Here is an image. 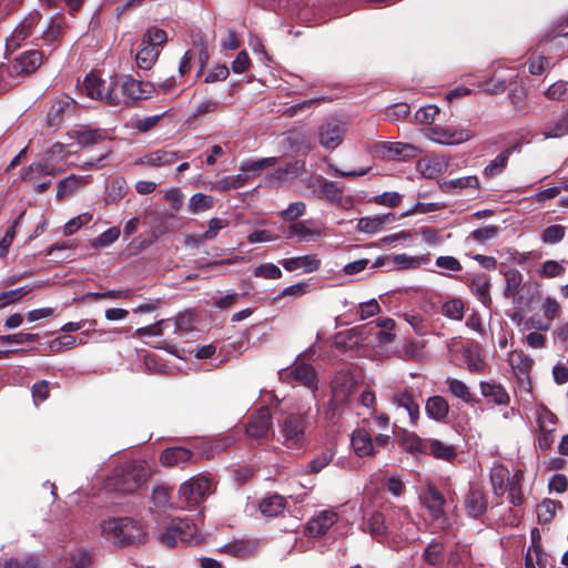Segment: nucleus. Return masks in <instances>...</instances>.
I'll return each mask as SVG.
<instances>
[{
    "mask_svg": "<svg viewBox=\"0 0 568 568\" xmlns=\"http://www.w3.org/2000/svg\"><path fill=\"white\" fill-rule=\"evenodd\" d=\"M277 162L276 158H263L260 160H250L241 164L240 170L244 173L253 172L258 174L264 169L275 165Z\"/></svg>",
    "mask_w": 568,
    "mask_h": 568,
    "instance_id": "46",
    "label": "nucleus"
},
{
    "mask_svg": "<svg viewBox=\"0 0 568 568\" xmlns=\"http://www.w3.org/2000/svg\"><path fill=\"white\" fill-rule=\"evenodd\" d=\"M334 453L331 449L322 452L318 456L313 458L306 467L308 474H317L325 468L333 459Z\"/></svg>",
    "mask_w": 568,
    "mask_h": 568,
    "instance_id": "48",
    "label": "nucleus"
},
{
    "mask_svg": "<svg viewBox=\"0 0 568 568\" xmlns=\"http://www.w3.org/2000/svg\"><path fill=\"white\" fill-rule=\"evenodd\" d=\"M211 483L205 477H192L183 483L179 489L180 499L185 506L199 505L209 493Z\"/></svg>",
    "mask_w": 568,
    "mask_h": 568,
    "instance_id": "9",
    "label": "nucleus"
},
{
    "mask_svg": "<svg viewBox=\"0 0 568 568\" xmlns=\"http://www.w3.org/2000/svg\"><path fill=\"white\" fill-rule=\"evenodd\" d=\"M159 54L160 50L155 45L141 41V48L135 54L138 68L141 70H150L156 62Z\"/></svg>",
    "mask_w": 568,
    "mask_h": 568,
    "instance_id": "31",
    "label": "nucleus"
},
{
    "mask_svg": "<svg viewBox=\"0 0 568 568\" xmlns=\"http://www.w3.org/2000/svg\"><path fill=\"white\" fill-rule=\"evenodd\" d=\"M284 508L285 499L277 494L267 496L263 498L260 503L261 513L267 517H275L280 515Z\"/></svg>",
    "mask_w": 568,
    "mask_h": 568,
    "instance_id": "37",
    "label": "nucleus"
},
{
    "mask_svg": "<svg viewBox=\"0 0 568 568\" xmlns=\"http://www.w3.org/2000/svg\"><path fill=\"white\" fill-rule=\"evenodd\" d=\"M0 568H41L39 559L34 556H27L22 560L11 558L0 564Z\"/></svg>",
    "mask_w": 568,
    "mask_h": 568,
    "instance_id": "57",
    "label": "nucleus"
},
{
    "mask_svg": "<svg viewBox=\"0 0 568 568\" xmlns=\"http://www.w3.org/2000/svg\"><path fill=\"white\" fill-rule=\"evenodd\" d=\"M318 197L334 204H339L343 200V187L336 182L324 180L318 187Z\"/></svg>",
    "mask_w": 568,
    "mask_h": 568,
    "instance_id": "36",
    "label": "nucleus"
},
{
    "mask_svg": "<svg viewBox=\"0 0 568 568\" xmlns=\"http://www.w3.org/2000/svg\"><path fill=\"white\" fill-rule=\"evenodd\" d=\"M506 287L504 290V296L506 298H515L521 287L524 276L517 268H509L504 273Z\"/></svg>",
    "mask_w": 568,
    "mask_h": 568,
    "instance_id": "35",
    "label": "nucleus"
},
{
    "mask_svg": "<svg viewBox=\"0 0 568 568\" xmlns=\"http://www.w3.org/2000/svg\"><path fill=\"white\" fill-rule=\"evenodd\" d=\"M469 288L483 305H485L486 307H489L491 305L493 301L489 293L490 282L485 274L476 275L470 281Z\"/></svg>",
    "mask_w": 568,
    "mask_h": 568,
    "instance_id": "29",
    "label": "nucleus"
},
{
    "mask_svg": "<svg viewBox=\"0 0 568 568\" xmlns=\"http://www.w3.org/2000/svg\"><path fill=\"white\" fill-rule=\"evenodd\" d=\"M178 159V152L169 150H158L136 161V164H146L150 166H164L173 164Z\"/></svg>",
    "mask_w": 568,
    "mask_h": 568,
    "instance_id": "30",
    "label": "nucleus"
},
{
    "mask_svg": "<svg viewBox=\"0 0 568 568\" xmlns=\"http://www.w3.org/2000/svg\"><path fill=\"white\" fill-rule=\"evenodd\" d=\"M369 153L375 159L386 161H407L415 159L419 153V148L403 142H376L369 148Z\"/></svg>",
    "mask_w": 568,
    "mask_h": 568,
    "instance_id": "5",
    "label": "nucleus"
},
{
    "mask_svg": "<svg viewBox=\"0 0 568 568\" xmlns=\"http://www.w3.org/2000/svg\"><path fill=\"white\" fill-rule=\"evenodd\" d=\"M101 528L103 536L120 547L140 544L145 537L142 524L131 517L110 518L102 523Z\"/></svg>",
    "mask_w": 568,
    "mask_h": 568,
    "instance_id": "1",
    "label": "nucleus"
},
{
    "mask_svg": "<svg viewBox=\"0 0 568 568\" xmlns=\"http://www.w3.org/2000/svg\"><path fill=\"white\" fill-rule=\"evenodd\" d=\"M281 434L284 437V444L288 448L298 447L304 438L307 426L306 415L302 413H286L278 419Z\"/></svg>",
    "mask_w": 568,
    "mask_h": 568,
    "instance_id": "6",
    "label": "nucleus"
},
{
    "mask_svg": "<svg viewBox=\"0 0 568 568\" xmlns=\"http://www.w3.org/2000/svg\"><path fill=\"white\" fill-rule=\"evenodd\" d=\"M83 183L82 178L70 175L61 180L58 184L57 199L59 201L72 195Z\"/></svg>",
    "mask_w": 568,
    "mask_h": 568,
    "instance_id": "41",
    "label": "nucleus"
},
{
    "mask_svg": "<svg viewBox=\"0 0 568 568\" xmlns=\"http://www.w3.org/2000/svg\"><path fill=\"white\" fill-rule=\"evenodd\" d=\"M42 64V52L29 50L14 59L11 68L0 65V73L8 70L10 75L31 74Z\"/></svg>",
    "mask_w": 568,
    "mask_h": 568,
    "instance_id": "12",
    "label": "nucleus"
},
{
    "mask_svg": "<svg viewBox=\"0 0 568 568\" xmlns=\"http://www.w3.org/2000/svg\"><path fill=\"white\" fill-rule=\"evenodd\" d=\"M520 144L516 143L511 146L506 148L501 151L494 160H491L488 165L484 169V176L486 179H493L499 174H501L508 165L509 156L513 152L519 151Z\"/></svg>",
    "mask_w": 568,
    "mask_h": 568,
    "instance_id": "22",
    "label": "nucleus"
},
{
    "mask_svg": "<svg viewBox=\"0 0 568 568\" xmlns=\"http://www.w3.org/2000/svg\"><path fill=\"white\" fill-rule=\"evenodd\" d=\"M356 227L359 232L368 234H374L383 230L381 219L378 217V215L361 217L357 222Z\"/></svg>",
    "mask_w": 568,
    "mask_h": 568,
    "instance_id": "53",
    "label": "nucleus"
},
{
    "mask_svg": "<svg viewBox=\"0 0 568 568\" xmlns=\"http://www.w3.org/2000/svg\"><path fill=\"white\" fill-rule=\"evenodd\" d=\"M306 205L304 202H294L288 207L281 212V217L284 221H295L305 213Z\"/></svg>",
    "mask_w": 568,
    "mask_h": 568,
    "instance_id": "64",
    "label": "nucleus"
},
{
    "mask_svg": "<svg viewBox=\"0 0 568 568\" xmlns=\"http://www.w3.org/2000/svg\"><path fill=\"white\" fill-rule=\"evenodd\" d=\"M429 138L439 144H458L469 140L471 134L467 130L435 126L430 129Z\"/></svg>",
    "mask_w": 568,
    "mask_h": 568,
    "instance_id": "18",
    "label": "nucleus"
},
{
    "mask_svg": "<svg viewBox=\"0 0 568 568\" xmlns=\"http://www.w3.org/2000/svg\"><path fill=\"white\" fill-rule=\"evenodd\" d=\"M305 163L300 160L286 163L284 166L277 168L272 178L278 182H286L288 180L296 179L304 170Z\"/></svg>",
    "mask_w": 568,
    "mask_h": 568,
    "instance_id": "34",
    "label": "nucleus"
},
{
    "mask_svg": "<svg viewBox=\"0 0 568 568\" xmlns=\"http://www.w3.org/2000/svg\"><path fill=\"white\" fill-rule=\"evenodd\" d=\"M282 266L288 271L293 272L298 268H303L305 273H312L317 271L321 267V260L316 257V255H303L296 257L284 258L281 262Z\"/></svg>",
    "mask_w": 568,
    "mask_h": 568,
    "instance_id": "23",
    "label": "nucleus"
},
{
    "mask_svg": "<svg viewBox=\"0 0 568 568\" xmlns=\"http://www.w3.org/2000/svg\"><path fill=\"white\" fill-rule=\"evenodd\" d=\"M255 277H262L266 280H278L283 273L281 268L273 263H263L253 270Z\"/></svg>",
    "mask_w": 568,
    "mask_h": 568,
    "instance_id": "51",
    "label": "nucleus"
},
{
    "mask_svg": "<svg viewBox=\"0 0 568 568\" xmlns=\"http://www.w3.org/2000/svg\"><path fill=\"white\" fill-rule=\"evenodd\" d=\"M166 40H168L166 32L163 29H159V28L148 29V31L142 37L143 43L155 45L158 49L160 45L165 43Z\"/></svg>",
    "mask_w": 568,
    "mask_h": 568,
    "instance_id": "58",
    "label": "nucleus"
},
{
    "mask_svg": "<svg viewBox=\"0 0 568 568\" xmlns=\"http://www.w3.org/2000/svg\"><path fill=\"white\" fill-rule=\"evenodd\" d=\"M122 93L131 100L149 99L155 93L156 88L153 82H143L133 79L132 77L125 78L121 85Z\"/></svg>",
    "mask_w": 568,
    "mask_h": 568,
    "instance_id": "17",
    "label": "nucleus"
},
{
    "mask_svg": "<svg viewBox=\"0 0 568 568\" xmlns=\"http://www.w3.org/2000/svg\"><path fill=\"white\" fill-rule=\"evenodd\" d=\"M392 400L398 408H404L407 412L410 424L415 426L420 416L418 397L410 389L405 388L396 392Z\"/></svg>",
    "mask_w": 568,
    "mask_h": 568,
    "instance_id": "15",
    "label": "nucleus"
},
{
    "mask_svg": "<svg viewBox=\"0 0 568 568\" xmlns=\"http://www.w3.org/2000/svg\"><path fill=\"white\" fill-rule=\"evenodd\" d=\"M499 234V227L497 225H487L484 227L476 229L471 232L470 236L478 242H485L497 237Z\"/></svg>",
    "mask_w": 568,
    "mask_h": 568,
    "instance_id": "63",
    "label": "nucleus"
},
{
    "mask_svg": "<svg viewBox=\"0 0 568 568\" xmlns=\"http://www.w3.org/2000/svg\"><path fill=\"white\" fill-rule=\"evenodd\" d=\"M31 292V287H18L16 290L4 291L0 293V307L9 305L13 302L19 301L28 293Z\"/></svg>",
    "mask_w": 568,
    "mask_h": 568,
    "instance_id": "60",
    "label": "nucleus"
},
{
    "mask_svg": "<svg viewBox=\"0 0 568 568\" xmlns=\"http://www.w3.org/2000/svg\"><path fill=\"white\" fill-rule=\"evenodd\" d=\"M479 386L484 397L490 398L497 405H508L509 395L500 384L480 382Z\"/></svg>",
    "mask_w": 568,
    "mask_h": 568,
    "instance_id": "32",
    "label": "nucleus"
},
{
    "mask_svg": "<svg viewBox=\"0 0 568 568\" xmlns=\"http://www.w3.org/2000/svg\"><path fill=\"white\" fill-rule=\"evenodd\" d=\"M427 440L406 429L398 434V445L407 453L425 454Z\"/></svg>",
    "mask_w": 568,
    "mask_h": 568,
    "instance_id": "25",
    "label": "nucleus"
},
{
    "mask_svg": "<svg viewBox=\"0 0 568 568\" xmlns=\"http://www.w3.org/2000/svg\"><path fill=\"white\" fill-rule=\"evenodd\" d=\"M425 410L430 419L443 422L449 413V405L443 396L435 395L426 400Z\"/></svg>",
    "mask_w": 568,
    "mask_h": 568,
    "instance_id": "26",
    "label": "nucleus"
},
{
    "mask_svg": "<svg viewBox=\"0 0 568 568\" xmlns=\"http://www.w3.org/2000/svg\"><path fill=\"white\" fill-rule=\"evenodd\" d=\"M159 462L164 467H176L193 463L194 454L191 449L183 446L168 447L161 452Z\"/></svg>",
    "mask_w": 568,
    "mask_h": 568,
    "instance_id": "16",
    "label": "nucleus"
},
{
    "mask_svg": "<svg viewBox=\"0 0 568 568\" xmlns=\"http://www.w3.org/2000/svg\"><path fill=\"white\" fill-rule=\"evenodd\" d=\"M464 506L470 517L479 518L486 513L488 500L481 489L477 487H470L465 497Z\"/></svg>",
    "mask_w": 568,
    "mask_h": 568,
    "instance_id": "20",
    "label": "nucleus"
},
{
    "mask_svg": "<svg viewBox=\"0 0 568 568\" xmlns=\"http://www.w3.org/2000/svg\"><path fill=\"white\" fill-rule=\"evenodd\" d=\"M446 384L448 386L449 392L455 397L460 398L468 404L474 402L471 393L469 392L468 386L464 382L457 378L448 377L446 379Z\"/></svg>",
    "mask_w": 568,
    "mask_h": 568,
    "instance_id": "44",
    "label": "nucleus"
},
{
    "mask_svg": "<svg viewBox=\"0 0 568 568\" xmlns=\"http://www.w3.org/2000/svg\"><path fill=\"white\" fill-rule=\"evenodd\" d=\"M549 565V556L542 550L541 547H537L536 550L528 548L525 556L526 568H546Z\"/></svg>",
    "mask_w": 568,
    "mask_h": 568,
    "instance_id": "42",
    "label": "nucleus"
},
{
    "mask_svg": "<svg viewBox=\"0 0 568 568\" xmlns=\"http://www.w3.org/2000/svg\"><path fill=\"white\" fill-rule=\"evenodd\" d=\"M442 313L446 317L455 321H462L464 317V303L459 298H450L442 306Z\"/></svg>",
    "mask_w": 568,
    "mask_h": 568,
    "instance_id": "45",
    "label": "nucleus"
},
{
    "mask_svg": "<svg viewBox=\"0 0 568 568\" xmlns=\"http://www.w3.org/2000/svg\"><path fill=\"white\" fill-rule=\"evenodd\" d=\"M509 364L521 385H530V371L534 365L532 358L527 355L516 354L509 358Z\"/></svg>",
    "mask_w": 568,
    "mask_h": 568,
    "instance_id": "24",
    "label": "nucleus"
},
{
    "mask_svg": "<svg viewBox=\"0 0 568 568\" xmlns=\"http://www.w3.org/2000/svg\"><path fill=\"white\" fill-rule=\"evenodd\" d=\"M555 62L545 55H539L537 58H530L528 60V70L534 75H540L546 70L552 68Z\"/></svg>",
    "mask_w": 568,
    "mask_h": 568,
    "instance_id": "54",
    "label": "nucleus"
},
{
    "mask_svg": "<svg viewBox=\"0 0 568 568\" xmlns=\"http://www.w3.org/2000/svg\"><path fill=\"white\" fill-rule=\"evenodd\" d=\"M75 140L81 146L103 143L108 139V133L103 129H83L78 130Z\"/></svg>",
    "mask_w": 568,
    "mask_h": 568,
    "instance_id": "33",
    "label": "nucleus"
},
{
    "mask_svg": "<svg viewBox=\"0 0 568 568\" xmlns=\"http://www.w3.org/2000/svg\"><path fill=\"white\" fill-rule=\"evenodd\" d=\"M556 503L550 499H545L537 506V516L540 523H549L555 517Z\"/></svg>",
    "mask_w": 568,
    "mask_h": 568,
    "instance_id": "61",
    "label": "nucleus"
},
{
    "mask_svg": "<svg viewBox=\"0 0 568 568\" xmlns=\"http://www.w3.org/2000/svg\"><path fill=\"white\" fill-rule=\"evenodd\" d=\"M281 378L287 383L297 382L314 393L317 390L318 378L315 368L311 364L298 359L290 369L281 372Z\"/></svg>",
    "mask_w": 568,
    "mask_h": 568,
    "instance_id": "8",
    "label": "nucleus"
},
{
    "mask_svg": "<svg viewBox=\"0 0 568 568\" xmlns=\"http://www.w3.org/2000/svg\"><path fill=\"white\" fill-rule=\"evenodd\" d=\"M173 493V488L169 486H158L153 489L151 496V503L154 508L158 510H165L168 508H172L173 504L171 503V495Z\"/></svg>",
    "mask_w": 568,
    "mask_h": 568,
    "instance_id": "38",
    "label": "nucleus"
},
{
    "mask_svg": "<svg viewBox=\"0 0 568 568\" xmlns=\"http://www.w3.org/2000/svg\"><path fill=\"white\" fill-rule=\"evenodd\" d=\"M212 205H213L212 196L203 194V193H196V194L192 195V197L190 199V204H189L190 210L193 213H199V212L209 210L212 207Z\"/></svg>",
    "mask_w": 568,
    "mask_h": 568,
    "instance_id": "55",
    "label": "nucleus"
},
{
    "mask_svg": "<svg viewBox=\"0 0 568 568\" xmlns=\"http://www.w3.org/2000/svg\"><path fill=\"white\" fill-rule=\"evenodd\" d=\"M347 397L348 395L345 390L333 388L332 397L325 410V416L328 420L333 422L339 416V407L347 400Z\"/></svg>",
    "mask_w": 568,
    "mask_h": 568,
    "instance_id": "39",
    "label": "nucleus"
},
{
    "mask_svg": "<svg viewBox=\"0 0 568 568\" xmlns=\"http://www.w3.org/2000/svg\"><path fill=\"white\" fill-rule=\"evenodd\" d=\"M566 234V227L559 224H552L547 226L540 234V239L545 244H557Z\"/></svg>",
    "mask_w": 568,
    "mask_h": 568,
    "instance_id": "47",
    "label": "nucleus"
},
{
    "mask_svg": "<svg viewBox=\"0 0 568 568\" xmlns=\"http://www.w3.org/2000/svg\"><path fill=\"white\" fill-rule=\"evenodd\" d=\"M114 85H106L105 81L94 74H88L84 79V90L88 97L104 101L109 105L118 106L120 97L114 92Z\"/></svg>",
    "mask_w": 568,
    "mask_h": 568,
    "instance_id": "7",
    "label": "nucleus"
},
{
    "mask_svg": "<svg viewBox=\"0 0 568 568\" xmlns=\"http://www.w3.org/2000/svg\"><path fill=\"white\" fill-rule=\"evenodd\" d=\"M373 202L387 207H397L402 202V195L397 192H384L375 195Z\"/></svg>",
    "mask_w": 568,
    "mask_h": 568,
    "instance_id": "62",
    "label": "nucleus"
},
{
    "mask_svg": "<svg viewBox=\"0 0 568 568\" xmlns=\"http://www.w3.org/2000/svg\"><path fill=\"white\" fill-rule=\"evenodd\" d=\"M464 356L469 372L480 373L485 369L486 363L478 352L466 349Z\"/></svg>",
    "mask_w": 568,
    "mask_h": 568,
    "instance_id": "56",
    "label": "nucleus"
},
{
    "mask_svg": "<svg viewBox=\"0 0 568 568\" xmlns=\"http://www.w3.org/2000/svg\"><path fill=\"white\" fill-rule=\"evenodd\" d=\"M420 500L434 519H439L444 515L445 497L435 486H428Z\"/></svg>",
    "mask_w": 568,
    "mask_h": 568,
    "instance_id": "21",
    "label": "nucleus"
},
{
    "mask_svg": "<svg viewBox=\"0 0 568 568\" xmlns=\"http://www.w3.org/2000/svg\"><path fill=\"white\" fill-rule=\"evenodd\" d=\"M39 339L38 334L32 333H16L10 335H0L1 344H22V343H32Z\"/></svg>",
    "mask_w": 568,
    "mask_h": 568,
    "instance_id": "59",
    "label": "nucleus"
},
{
    "mask_svg": "<svg viewBox=\"0 0 568 568\" xmlns=\"http://www.w3.org/2000/svg\"><path fill=\"white\" fill-rule=\"evenodd\" d=\"M220 103L214 99H205L195 104L193 112L189 115L186 122L192 124L199 118L212 114L217 111Z\"/></svg>",
    "mask_w": 568,
    "mask_h": 568,
    "instance_id": "40",
    "label": "nucleus"
},
{
    "mask_svg": "<svg viewBox=\"0 0 568 568\" xmlns=\"http://www.w3.org/2000/svg\"><path fill=\"white\" fill-rule=\"evenodd\" d=\"M545 95L551 101H565L568 99V82L559 80L552 83L546 91Z\"/></svg>",
    "mask_w": 568,
    "mask_h": 568,
    "instance_id": "49",
    "label": "nucleus"
},
{
    "mask_svg": "<svg viewBox=\"0 0 568 568\" xmlns=\"http://www.w3.org/2000/svg\"><path fill=\"white\" fill-rule=\"evenodd\" d=\"M272 424L271 410L263 406L248 418L245 428L246 436L256 440L266 438L272 429Z\"/></svg>",
    "mask_w": 568,
    "mask_h": 568,
    "instance_id": "11",
    "label": "nucleus"
},
{
    "mask_svg": "<svg viewBox=\"0 0 568 568\" xmlns=\"http://www.w3.org/2000/svg\"><path fill=\"white\" fill-rule=\"evenodd\" d=\"M365 526L369 534L375 538L384 537L387 534L385 517L382 513H373L366 520Z\"/></svg>",
    "mask_w": 568,
    "mask_h": 568,
    "instance_id": "43",
    "label": "nucleus"
},
{
    "mask_svg": "<svg viewBox=\"0 0 568 568\" xmlns=\"http://www.w3.org/2000/svg\"><path fill=\"white\" fill-rule=\"evenodd\" d=\"M338 515L333 510H324L318 516L312 518L305 527L306 535L320 537L337 521Z\"/></svg>",
    "mask_w": 568,
    "mask_h": 568,
    "instance_id": "19",
    "label": "nucleus"
},
{
    "mask_svg": "<svg viewBox=\"0 0 568 568\" xmlns=\"http://www.w3.org/2000/svg\"><path fill=\"white\" fill-rule=\"evenodd\" d=\"M84 341L81 337H75L72 335H63L50 343V348L53 352H60L61 349H72L77 345L83 344Z\"/></svg>",
    "mask_w": 568,
    "mask_h": 568,
    "instance_id": "50",
    "label": "nucleus"
},
{
    "mask_svg": "<svg viewBox=\"0 0 568 568\" xmlns=\"http://www.w3.org/2000/svg\"><path fill=\"white\" fill-rule=\"evenodd\" d=\"M196 525L187 518H174L165 531L160 535V540L168 547H178L193 541L199 542Z\"/></svg>",
    "mask_w": 568,
    "mask_h": 568,
    "instance_id": "3",
    "label": "nucleus"
},
{
    "mask_svg": "<svg viewBox=\"0 0 568 568\" xmlns=\"http://www.w3.org/2000/svg\"><path fill=\"white\" fill-rule=\"evenodd\" d=\"M75 108L77 102L68 95L55 100L47 114L49 126L60 128L67 119L74 114Z\"/></svg>",
    "mask_w": 568,
    "mask_h": 568,
    "instance_id": "14",
    "label": "nucleus"
},
{
    "mask_svg": "<svg viewBox=\"0 0 568 568\" xmlns=\"http://www.w3.org/2000/svg\"><path fill=\"white\" fill-rule=\"evenodd\" d=\"M346 124L338 120H328L318 129L320 144L327 149H336L344 140Z\"/></svg>",
    "mask_w": 568,
    "mask_h": 568,
    "instance_id": "13",
    "label": "nucleus"
},
{
    "mask_svg": "<svg viewBox=\"0 0 568 568\" xmlns=\"http://www.w3.org/2000/svg\"><path fill=\"white\" fill-rule=\"evenodd\" d=\"M425 455H432L437 459L452 462L457 456V450L453 445L444 444L438 439H428L426 444Z\"/></svg>",
    "mask_w": 568,
    "mask_h": 568,
    "instance_id": "28",
    "label": "nucleus"
},
{
    "mask_svg": "<svg viewBox=\"0 0 568 568\" xmlns=\"http://www.w3.org/2000/svg\"><path fill=\"white\" fill-rule=\"evenodd\" d=\"M478 189L479 187V180L476 175H468V176H462L457 178L450 181H447L444 183L445 191H448L449 189Z\"/></svg>",
    "mask_w": 568,
    "mask_h": 568,
    "instance_id": "52",
    "label": "nucleus"
},
{
    "mask_svg": "<svg viewBox=\"0 0 568 568\" xmlns=\"http://www.w3.org/2000/svg\"><path fill=\"white\" fill-rule=\"evenodd\" d=\"M392 443V437L385 434H378L374 438L365 428H357L353 432L351 444L354 453L358 457L375 456L379 448H387Z\"/></svg>",
    "mask_w": 568,
    "mask_h": 568,
    "instance_id": "4",
    "label": "nucleus"
},
{
    "mask_svg": "<svg viewBox=\"0 0 568 568\" xmlns=\"http://www.w3.org/2000/svg\"><path fill=\"white\" fill-rule=\"evenodd\" d=\"M42 19L39 11L30 12L12 31L11 36L7 39L6 45L8 51H14L23 41H26L33 32L34 28Z\"/></svg>",
    "mask_w": 568,
    "mask_h": 568,
    "instance_id": "10",
    "label": "nucleus"
},
{
    "mask_svg": "<svg viewBox=\"0 0 568 568\" xmlns=\"http://www.w3.org/2000/svg\"><path fill=\"white\" fill-rule=\"evenodd\" d=\"M256 548V544L251 539H234L220 547V551L237 558H244L251 555Z\"/></svg>",
    "mask_w": 568,
    "mask_h": 568,
    "instance_id": "27",
    "label": "nucleus"
},
{
    "mask_svg": "<svg viewBox=\"0 0 568 568\" xmlns=\"http://www.w3.org/2000/svg\"><path fill=\"white\" fill-rule=\"evenodd\" d=\"M151 470L142 462H131L116 467L110 478V486L119 493L132 494L150 478Z\"/></svg>",
    "mask_w": 568,
    "mask_h": 568,
    "instance_id": "2",
    "label": "nucleus"
}]
</instances>
